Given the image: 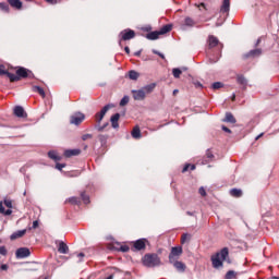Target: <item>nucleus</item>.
I'll return each mask as SVG.
<instances>
[{
    "mask_svg": "<svg viewBox=\"0 0 279 279\" xmlns=\"http://www.w3.org/2000/svg\"><path fill=\"white\" fill-rule=\"evenodd\" d=\"M223 51V44L215 35H209L205 45V53L211 63L219 62Z\"/></svg>",
    "mask_w": 279,
    "mask_h": 279,
    "instance_id": "obj_1",
    "label": "nucleus"
},
{
    "mask_svg": "<svg viewBox=\"0 0 279 279\" xmlns=\"http://www.w3.org/2000/svg\"><path fill=\"white\" fill-rule=\"evenodd\" d=\"M8 77L11 83L21 82V80H34V72L24 66H15V74L10 73Z\"/></svg>",
    "mask_w": 279,
    "mask_h": 279,
    "instance_id": "obj_2",
    "label": "nucleus"
},
{
    "mask_svg": "<svg viewBox=\"0 0 279 279\" xmlns=\"http://www.w3.org/2000/svg\"><path fill=\"white\" fill-rule=\"evenodd\" d=\"M142 265L146 268H156L161 265V260L157 253H146L142 257Z\"/></svg>",
    "mask_w": 279,
    "mask_h": 279,
    "instance_id": "obj_3",
    "label": "nucleus"
},
{
    "mask_svg": "<svg viewBox=\"0 0 279 279\" xmlns=\"http://www.w3.org/2000/svg\"><path fill=\"white\" fill-rule=\"evenodd\" d=\"M227 257H229V248L223 247L220 250V252L216 253L215 255H211V265L213 268L219 269L223 266V262H226Z\"/></svg>",
    "mask_w": 279,
    "mask_h": 279,
    "instance_id": "obj_4",
    "label": "nucleus"
},
{
    "mask_svg": "<svg viewBox=\"0 0 279 279\" xmlns=\"http://www.w3.org/2000/svg\"><path fill=\"white\" fill-rule=\"evenodd\" d=\"M156 88V84L151 83L149 85L144 86L142 89L138 90H132L133 99L135 101H143L147 95L154 93V89Z\"/></svg>",
    "mask_w": 279,
    "mask_h": 279,
    "instance_id": "obj_5",
    "label": "nucleus"
},
{
    "mask_svg": "<svg viewBox=\"0 0 279 279\" xmlns=\"http://www.w3.org/2000/svg\"><path fill=\"white\" fill-rule=\"evenodd\" d=\"M171 29H173V25L166 24L159 31L148 33L146 35V38L148 40H158V38H160V36H165V34H169V32H171Z\"/></svg>",
    "mask_w": 279,
    "mask_h": 279,
    "instance_id": "obj_6",
    "label": "nucleus"
},
{
    "mask_svg": "<svg viewBox=\"0 0 279 279\" xmlns=\"http://www.w3.org/2000/svg\"><path fill=\"white\" fill-rule=\"evenodd\" d=\"M132 38H136V32L131 28H126L119 34V45L123 47V43L126 40H132Z\"/></svg>",
    "mask_w": 279,
    "mask_h": 279,
    "instance_id": "obj_7",
    "label": "nucleus"
},
{
    "mask_svg": "<svg viewBox=\"0 0 279 279\" xmlns=\"http://www.w3.org/2000/svg\"><path fill=\"white\" fill-rule=\"evenodd\" d=\"M48 158L57 162L54 169H58V171H62V169L66 167V163H60V160H62V156H60V154L56 150L48 151Z\"/></svg>",
    "mask_w": 279,
    "mask_h": 279,
    "instance_id": "obj_8",
    "label": "nucleus"
},
{
    "mask_svg": "<svg viewBox=\"0 0 279 279\" xmlns=\"http://www.w3.org/2000/svg\"><path fill=\"white\" fill-rule=\"evenodd\" d=\"M3 205H4V207H3ZM5 207L9 208V209L5 210ZM11 208H12V201L11 199L4 198V201L0 203V214L1 215H4V216L12 215Z\"/></svg>",
    "mask_w": 279,
    "mask_h": 279,
    "instance_id": "obj_9",
    "label": "nucleus"
},
{
    "mask_svg": "<svg viewBox=\"0 0 279 279\" xmlns=\"http://www.w3.org/2000/svg\"><path fill=\"white\" fill-rule=\"evenodd\" d=\"M182 256V247L181 246H173L170 248L169 253V262L179 260V257Z\"/></svg>",
    "mask_w": 279,
    "mask_h": 279,
    "instance_id": "obj_10",
    "label": "nucleus"
},
{
    "mask_svg": "<svg viewBox=\"0 0 279 279\" xmlns=\"http://www.w3.org/2000/svg\"><path fill=\"white\" fill-rule=\"evenodd\" d=\"M84 119H86V116H84V113L76 112L70 117V123L72 125H81Z\"/></svg>",
    "mask_w": 279,
    "mask_h": 279,
    "instance_id": "obj_11",
    "label": "nucleus"
},
{
    "mask_svg": "<svg viewBox=\"0 0 279 279\" xmlns=\"http://www.w3.org/2000/svg\"><path fill=\"white\" fill-rule=\"evenodd\" d=\"M112 108V106L107 105L105 106L99 112L95 114V121L98 123V125L104 121V117H106V112H108Z\"/></svg>",
    "mask_w": 279,
    "mask_h": 279,
    "instance_id": "obj_12",
    "label": "nucleus"
},
{
    "mask_svg": "<svg viewBox=\"0 0 279 279\" xmlns=\"http://www.w3.org/2000/svg\"><path fill=\"white\" fill-rule=\"evenodd\" d=\"M13 114L14 117H17V119H27V111L21 106H15L13 108Z\"/></svg>",
    "mask_w": 279,
    "mask_h": 279,
    "instance_id": "obj_13",
    "label": "nucleus"
},
{
    "mask_svg": "<svg viewBox=\"0 0 279 279\" xmlns=\"http://www.w3.org/2000/svg\"><path fill=\"white\" fill-rule=\"evenodd\" d=\"M16 258L22 259L31 256V251L27 247H20L15 253Z\"/></svg>",
    "mask_w": 279,
    "mask_h": 279,
    "instance_id": "obj_14",
    "label": "nucleus"
},
{
    "mask_svg": "<svg viewBox=\"0 0 279 279\" xmlns=\"http://www.w3.org/2000/svg\"><path fill=\"white\" fill-rule=\"evenodd\" d=\"M170 265L173 266V268H175V270H178L181 274H184V271H186V264H184L183 262H179V260H173V262H169Z\"/></svg>",
    "mask_w": 279,
    "mask_h": 279,
    "instance_id": "obj_15",
    "label": "nucleus"
},
{
    "mask_svg": "<svg viewBox=\"0 0 279 279\" xmlns=\"http://www.w3.org/2000/svg\"><path fill=\"white\" fill-rule=\"evenodd\" d=\"M146 243H147L146 239H140L133 242V247L134 250L140 252L146 248Z\"/></svg>",
    "mask_w": 279,
    "mask_h": 279,
    "instance_id": "obj_16",
    "label": "nucleus"
},
{
    "mask_svg": "<svg viewBox=\"0 0 279 279\" xmlns=\"http://www.w3.org/2000/svg\"><path fill=\"white\" fill-rule=\"evenodd\" d=\"M80 154H82V149L80 148L65 149L63 153V156L65 158H73V156H80Z\"/></svg>",
    "mask_w": 279,
    "mask_h": 279,
    "instance_id": "obj_17",
    "label": "nucleus"
},
{
    "mask_svg": "<svg viewBox=\"0 0 279 279\" xmlns=\"http://www.w3.org/2000/svg\"><path fill=\"white\" fill-rule=\"evenodd\" d=\"M260 53H263V50L254 49V50H251L250 52L243 54V59L247 60L250 58H258V56H260Z\"/></svg>",
    "mask_w": 279,
    "mask_h": 279,
    "instance_id": "obj_18",
    "label": "nucleus"
},
{
    "mask_svg": "<svg viewBox=\"0 0 279 279\" xmlns=\"http://www.w3.org/2000/svg\"><path fill=\"white\" fill-rule=\"evenodd\" d=\"M215 160V155L213 150L208 149L203 158L202 165H208V162H213Z\"/></svg>",
    "mask_w": 279,
    "mask_h": 279,
    "instance_id": "obj_19",
    "label": "nucleus"
},
{
    "mask_svg": "<svg viewBox=\"0 0 279 279\" xmlns=\"http://www.w3.org/2000/svg\"><path fill=\"white\" fill-rule=\"evenodd\" d=\"M112 250L117 252L128 253L130 252V246L128 245H121L120 243L112 244Z\"/></svg>",
    "mask_w": 279,
    "mask_h": 279,
    "instance_id": "obj_20",
    "label": "nucleus"
},
{
    "mask_svg": "<svg viewBox=\"0 0 279 279\" xmlns=\"http://www.w3.org/2000/svg\"><path fill=\"white\" fill-rule=\"evenodd\" d=\"M195 163H184L181 173H191V171H195Z\"/></svg>",
    "mask_w": 279,
    "mask_h": 279,
    "instance_id": "obj_21",
    "label": "nucleus"
},
{
    "mask_svg": "<svg viewBox=\"0 0 279 279\" xmlns=\"http://www.w3.org/2000/svg\"><path fill=\"white\" fill-rule=\"evenodd\" d=\"M220 12L222 14H228L230 12V0H223Z\"/></svg>",
    "mask_w": 279,
    "mask_h": 279,
    "instance_id": "obj_22",
    "label": "nucleus"
},
{
    "mask_svg": "<svg viewBox=\"0 0 279 279\" xmlns=\"http://www.w3.org/2000/svg\"><path fill=\"white\" fill-rule=\"evenodd\" d=\"M236 82L240 86H242V88H247V80L245 78V76L238 74Z\"/></svg>",
    "mask_w": 279,
    "mask_h": 279,
    "instance_id": "obj_23",
    "label": "nucleus"
},
{
    "mask_svg": "<svg viewBox=\"0 0 279 279\" xmlns=\"http://www.w3.org/2000/svg\"><path fill=\"white\" fill-rule=\"evenodd\" d=\"M58 253L59 254H69V245H66L64 242H59Z\"/></svg>",
    "mask_w": 279,
    "mask_h": 279,
    "instance_id": "obj_24",
    "label": "nucleus"
},
{
    "mask_svg": "<svg viewBox=\"0 0 279 279\" xmlns=\"http://www.w3.org/2000/svg\"><path fill=\"white\" fill-rule=\"evenodd\" d=\"M8 3L11 8H15V10H21L23 8V2H21V0H8Z\"/></svg>",
    "mask_w": 279,
    "mask_h": 279,
    "instance_id": "obj_25",
    "label": "nucleus"
},
{
    "mask_svg": "<svg viewBox=\"0 0 279 279\" xmlns=\"http://www.w3.org/2000/svg\"><path fill=\"white\" fill-rule=\"evenodd\" d=\"M119 119H121V114L119 113H116L111 117L110 121H111L112 128L114 129L119 128Z\"/></svg>",
    "mask_w": 279,
    "mask_h": 279,
    "instance_id": "obj_26",
    "label": "nucleus"
},
{
    "mask_svg": "<svg viewBox=\"0 0 279 279\" xmlns=\"http://www.w3.org/2000/svg\"><path fill=\"white\" fill-rule=\"evenodd\" d=\"M225 123H236V118H234V116L231 112H227L226 117L223 119Z\"/></svg>",
    "mask_w": 279,
    "mask_h": 279,
    "instance_id": "obj_27",
    "label": "nucleus"
},
{
    "mask_svg": "<svg viewBox=\"0 0 279 279\" xmlns=\"http://www.w3.org/2000/svg\"><path fill=\"white\" fill-rule=\"evenodd\" d=\"M183 25H185V27H195V20H193V17H185L183 21Z\"/></svg>",
    "mask_w": 279,
    "mask_h": 279,
    "instance_id": "obj_28",
    "label": "nucleus"
},
{
    "mask_svg": "<svg viewBox=\"0 0 279 279\" xmlns=\"http://www.w3.org/2000/svg\"><path fill=\"white\" fill-rule=\"evenodd\" d=\"M33 93H37L43 99L46 97L45 89L40 86H33Z\"/></svg>",
    "mask_w": 279,
    "mask_h": 279,
    "instance_id": "obj_29",
    "label": "nucleus"
},
{
    "mask_svg": "<svg viewBox=\"0 0 279 279\" xmlns=\"http://www.w3.org/2000/svg\"><path fill=\"white\" fill-rule=\"evenodd\" d=\"M230 196L235 198L242 197V190L233 187L232 190H230Z\"/></svg>",
    "mask_w": 279,
    "mask_h": 279,
    "instance_id": "obj_30",
    "label": "nucleus"
},
{
    "mask_svg": "<svg viewBox=\"0 0 279 279\" xmlns=\"http://www.w3.org/2000/svg\"><path fill=\"white\" fill-rule=\"evenodd\" d=\"M26 233V230H22V231H16L15 233H13L12 235H10V240H17L21 239L22 236H24Z\"/></svg>",
    "mask_w": 279,
    "mask_h": 279,
    "instance_id": "obj_31",
    "label": "nucleus"
},
{
    "mask_svg": "<svg viewBox=\"0 0 279 279\" xmlns=\"http://www.w3.org/2000/svg\"><path fill=\"white\" fill-rule=\"evenodd\" d=\"M131 135L134 138H141V128L138 125L134 126L132 132H131Z\"/></svg>",
    "mask_w": 279,
    "mask_h": 279,
    "instance_id": "obj_32",
    "label": "nucleus"
},
{
    "mask_svg": "<svg viewBox=\"0 0 279 279\" xmlns=\"http://www.w3.org/2000/svg\"><path fill=\"white\" fill-rule=\"evenodd\" d=\"M66 203L72 204L73 206H78L80 205V199H78V197L73 196L71 198H68Z\"/></svg>",
    "mask_w": 279,
    "mask_h": 279,
    "instance_id": "obj_33",
    "label": "nucleus"
},
{
    "mask_svg": "<svg viewBox=\"0 0 279 279\" xmlns=\"http://www.w3.org/2000/svg\"><path fill=\"white\" fill-rule=\"evenodd\" d=\"M129 77H130V80H138V77H140V74H138V72H136V71H134V70H131L130 72H129Z\"/></svg>",
    "mask_w": 279,
    "mask_h": 279,
    "instance_id": "obj_34",
    "label": "nucleus"
},
{
    "mask_svg": "<svg viewBox=\"0 0 279 279\" xmlns=\"http://www.w3.org/2000/svg\"><path fill=\"white\" fill-rule=\"evenodd\" d=\"M0 10H2V12H10V4L5 3V2H0Z\"/></svg>",
    "mask_w": 279,
    "mask_h": 279,
    "instance_id": "obj_35",
    "label": "nucleus"
},
{
    "mask_svg": "<svg viewBox=\"0 0 279 279\" xmlns=\"http://www.w3.org/2000/svg\"><path fill=\"white\" fill-rule=\"evenodd\" d=\"M1 75H7V77H8V75H10L8 68H5V65H3V64H0V76Z\"/></svg>",
    "mask_w": 279,
    "mask_h": 279,
    "instance_id": "obj_36",
    "label": "nucleus"
},
{
    "mask_svg": "<svg viewBox=\"0 0 279 279\" xmlns=\"http://www.w3.org/2000/svg\"><path fill=\"white\" fill-rule=\"evenodd\" d=\"M172 75L173 77H175L177 80L180 78V75H182V70L175 68L172 70Z\"/></svg>",
    "mask_w": 279,
    "mask_h": 279,
    "instance_id": "obj_37",
    "label": "nucleus"
},
{
    "mask_svg": "<svg viewBox=\"0 0 279 279\" xmlns=\"http://www.w3.org/2000/svg\"><path fill=\"white\" fill-rule=\"evenodd\" d=\"M213 90H219V88H223V83L216 82L211 85Z\"/></svg>",
    "mask_w": 279,
    "mask_h": 279,
    "instance_id": "obj_38",
    "label": "nucleus"
},
{
    "mask_svg": "<svg viewBox=\"0 0 279 279\" xmlns=\"http://www.w3.org/2000/svg\"><path fill=\"white\" fill-rule=\"evenodd\" d=\"M236 274L233 270H229V272H227V275H225V279H235Z\"/></svg>",
    "mask_w": 279,
    "mask_h": 279,
    "instance_id": "obj_39",
    "label": "nucleus"
},
{
    "mask_svg": "<svg viewBox=\"0 0 279 279\" xmlns=\"http://www.w3.org/2000/svg\"><path fill=\"white\" fill-rule=\"evenodd\" d=\"M98 141L101 143V145H106V143H108V135H99Z\"/></svg>",
    "mask_w": 279,
    "mask_h": 279,
    "instance_id": "obj_40",
    "label": "nucleus"
},
{
    "mask_svg": "<svg viewBox=\"0 0 279 279\" xmlns=\"http://www.w3.org/2000/svg\"><path fill=\"white\" fill-rule=\"evenodd\" d=\"M81 197H82L83 204L85 205L90 204L89 197L84 192L81 194Z\"/></svg>",
    "mask_w": 279,
    "mask_h": 279,
    "instance_id": "obj_41",
    "label": "nucleus"
},
{
    "mask_svg": "<svg viewBox=\"0 0 279 279\" xmlns=\"http://www.w3.org/2000/svg\"><path fill=\"white\" fill-rule=\"evenodd\" d=\"M128 104H130V97L124 96L120 101V106H128Z\"/></svg>",
    "mask_w": 279,
    "mask_h": 279,
    "instance_id": "obj_42",
    "label": "nucleus"
},
{
    "mask_svg": "<svg viewBox=\"0 0 279 279\" xmlns=\"http://www.w3.org/2000/svg\"><path fill=\"white\" fill-rule=\"evenodd\" d=\"M187 240H190V234H187V233L182 234L181 244H185Z\"/></svg>",
    "mask_w": 279,
    "mask_h": 279,
    "instance_id": "obj_43",
    "label": "nucleus"
},
{
    "mask_svg": "<svg viewBox=\"0 0 279 279\" xmlns=\"http://www.w3.org/2000/svg\"><path fill=\"white\" fill-rule=\"evenodd\" d=\"M93 138V134H84L82 135V141H90Z\"/></svg>",
    "mask_w": 279,
    "mask_h": 279,
    "instance_id": "obj_44",
    "label": "nucleus"
},
{
    "mask_svg": "<svg viewBox=\"0 0 279 279\" xmlns=\"http://www.w3.org/2000/svg\"><path fill=\"white\" fill-rule=\"evenodd\" d=\"M153 53H155V56H159V58H161V60H165V54L161 53L160 51H158V50H153Z\"/></svg>",
    "mask_w": 279,
    "mask_h": 279,
    "instance_id": "obj_45",
    "label": "nucleus"
},
{
    "mask_svg": "<svg viewBox=\"0 0 279 279\" xmlns=\"http://www.w3.org/2000/svg\"><path fill=\"white\" fill-rule=\"evenodd\" d=\"M0 255L1 256H7V248H5V246H0Z\"/></svg>",
    "mask_w": 279,
    "mask_h": 279,
    "instance_id": "obj_46",
    "label": "nucleus"
},
{
    "mask_svg": "<svg viewBox=\"0 0 279 279\" xmlns=\"http://www.w3.org/2000/svg\"><path fill=\"white\" fill-rule=\"evenodd\" d=\"M199 195L203 196V197H206V190L205 187H199Z\"/></svg>",
    "mask_w": 279,
    "mask_h": 279,
    "instance_id": "obj_47",
    "label": "nucleus"
},
{
    "mask_svg": "<svg viewBox=\"0 0 279 279\" xmlns=\"http://www.w3.org/2000/svg\"><path fill=\"white\" fill-rule=\"evenodd\" d=\"M222 131L227 132V134H232V131L230 129H228V126L222 125Z\"/></svg>",
    "mask_w": 279,
    "mask_h": 279,
    "instance_id": "obj_48",
    "label": "nucleus"
},
{
    "mask_svg": "<svg viewBox=\"0 0 279 279\" xmlns=\"http://www.w3.org/2000/svg\"><path fill=\"white\" fill-rule=\"evenodd\" d=\"M0 269H1V271H7L8 269H9V266L8 265H1L0 266Z\"/></svg>",
    "mask_w": 279,
    "mask_h": 279,
    "instance_id": "obj_49",
    "label": "nucleus"
},
{
    "mask_svg": "<svg viewBox=\"0 0 279 279\" xmlns=\"http://www.w3.org/2000/svg\"><path fill=\"white\" fill-rule=\"evenodd\" d=\"M39 227V221L34 220L33 222V229H37Z\"/></svg>",
    "mask_w": 279,
    "mask_h": 279,
    "instance_id": "obj_50",
    "label": "nucleus"
},
{
    "mask_svg": "<svg viewBox=\"0 0 279 279\" xmlns=\"http://www.w3.org/2000/svg\"><path fill=\"white\" fill-rule=\"evenodd\" d=\"M47 3H50L51 5H56L58 3V0H46Z\"/></svg>",
    "mask_w": 279,
    "mask_h": 279,
    "instance_id": "obj_51",
    "label": "nucleus"
},
{
    "mask_svg": "<svg viewBox=\"0 0 279 279\" xmlns=\"http://www.w3.org/2000/svg\"><path fill=\"white\" fill-rule=\"evenodd\" d=\"M143 32H151V26H146L142 28Z\"/></svg>",
    "mask_w": 279,
    "mask_h": 279,
    "instance_id": "obj_52",
    "label": "nucleus"
},
{
    "mask_svg": "<svg viewBox=\"0 0 279 279\" xmlns=\"http://www.w3.org/2000/svg\"><path fill=\"white\" fill-rule=\"evenodd\" d=\"M198 8H199V10H202V8H203L204 10H206V4H205L204 2H202L201 4H198Z\"/></svg>",
    "mask_w": 279,
    "mask_h": 279,
    "instance_id": "obj_53",
    "label": "nucleus"
},
{
    "mask_svg": "<svg viewBox=\"0 0 279 279\" xmlns=\"http://www.w3.org/2000/svg\"><path fill=\"white\" fill-rule=\"evenodd\" d=\"M124 51H125V53H128V56H130V47L126 46V47L124 48Z\"/></svg>",
    "mask_w": 279,
    "mask_h": 279,
    "instance_id": "obj_54",
    "label": "nucleus"
},
{
    "mask_svg": "<svg viewBox=\"0 0 279 279\" xmlns=\"http://www.w3.org/2000/svg\"><path fill=\"white\" fill-rule=\"evenodd\" d=\"M264 133L259 134L255 140L258 141V138H263Z\"/></svg>",
    "mask_w": 279,
    "mask_h": 279,
    "instance_id": "obj_55",
    "label": "nucleus"
},
{
    "mask_svg": "<svg viewBox=\"0 0 279 279\" xmlns=\"http://www.w3.org/2000/svg\"><path fill=\"white\" fill-rule=\"evenodd\" d=\"M78 257H80V258H84V257H85V254H84V253H78Z\"/></svg>",
    "mask_w": 279,
    "mask_h": 279,
    "instance_id": "obj_56",
    "label": "nucleus"
},
{
    "mask_svg": "<svg viewBox=\"0 0 279 279\" xmlns=\"http://www.w3.org/2000/svg\"><path fill=\"white\" fill-rule=\"evenodd\" d=\"M235 99H236V96L233 95V96L231 97V101H235Z\"/></svg>",
    "mask_w": 279,
    "mask_h": 279,
    "instance_id": "obj_57",
    "label": "nucleus"
},
{
    "mask_svg": "<svg viewBox=\"0 0 279 279\" xmlns=\"http://www.w3.org/2000/svg\"><path fill=\"white\" fill-rule=\"evenodd\" d=\"M107 279H114V275L107 277Z\"/></svg>",
    "mask_w": 279,
    "mask_h": 279,
    "instance_id": "obj_58",
    "label": "nucleus"
},
{
    "mask_svg": "<svg viewBox=\"0 0 279 279\" xmlns=\"http://www.w3.org/2000/svg\"><path fill=\"white\" fill-rule=\"evenodd\" d=\"M102 130H104V126H100V128L98 129L99 132H102Z\"/></svg>",
    "mask_w": 279,
    "mask_h": 279,
    "instance_id": "obj_59",
    "label": "nucleus"
},
{
    "mask_svg": "<svg viewBox=\"0 0 279 279\" xmlns=\"http://www.w3.org/2000/svg\"><path fill=\"white\" fill-rule=\"evenodd\" d=\"M186 215L187 216H193V214L191 211H187Z\"/></svg>",
    "mask_w": 279,
    "mask_h": 279,
    "instance_id": "obj_60",
    "label": "nucleus"
},
{
    "mask_svg": "<svg viewBox=\"0 0 279 279\" xmlns=\"http://www.w3.org/2000/svg\"><path fill=\"white\" fill-rule=\"evenodd\" d=\"M177 93H179V90H178V89H174V90H173V95H175Z\"/></svg>",
    "mask_w": 279,
    "mask_h": 279,
    "instance_id": "obj_61",
    "label": "nucleus"
},
{
    "mask_svg": "<svg viewBox=\"0 0 279 279\" xmlns=\"http://www.w3.org/2000/svg\"><path fill=\"white\" fill-rule=\"evenodd\" d=\"M135 56H141V51H138V52H135Z\"/></svg>",
    "mask_w": 279,
    "mask_h": 279,
    "instance_id": "obj_62",
    "label": "nucleus"
},
{
    "mask_svg": "<svg viewBox=\"0 0 279 279\" xmlns=\"http://www.w3.org/2000/svg\"><path fill=\"white\" fill-rule=\"evenodd\" d=\"M272 279H279L278 277H272Z\"/></svg>",
    "mask_w": 279,
    "mask_h": 279,
    "instance_id": "obj_63",
    "label": "nucleus"
},
{
    "mask_svg": "<svg viewBox=\"0 0 279 279\" xmlns=\"http://www.w3.org/2000/svg\"><path fill=\"white\" fill-rule=\"evenodd\" d=\"M0 243H1V240H0Z\"/></svg>",
    "mask_w": 279,
    "mask_h": 279,
    "instance_id": "obj_64",
    "label": "nucleus"
}]
</instances>
